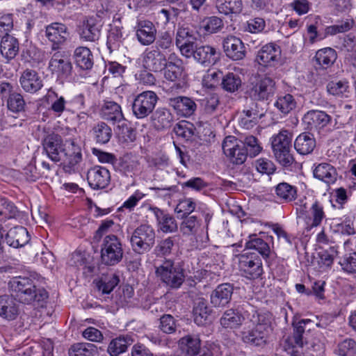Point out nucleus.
Instances as JSON below:
<instances>
[{
  "mask_svg": "<svg viewBox=\"0 0 356 356\" xmlns=\"http://www.w3.org/2000/svg\"><path fill=\"white\" fill-rule=\"evenodd\" d=\"M338 253L337 246H331L328 249L322 250L317 252L316 257L313 255L310 261L307 259L308 265L314 266L319 271H326L332 268Z\"/></svg>",
  "mask_w": 356,
  "mask_h": 356,
  "instance_id": "27",
  "label": "nucleus"
},
{
  "mask_svg": "<svg viewBox=\"0 0 356 356\" xmlns=\"http://www.w3.org/2000/svg\"><path fill=\"white\" fill-rule=\"evenodd\" d=\"M275 194L280 202H291L298 196L297 187L287 182L279 183L275 187Z\"/></svg>",
  "mask_w": 356,
  "mask_h": 356,
  "instance_id": "53",
  "label": "nucleus"
},
{
  "mask_svg": "<svg viewBox=\"0 0 356 356\" xmlns=\"http://www.w3.org/2000/svg\"><path fill=\"white\" fill-rule=\"evenodd\" d=\"M220 88L227 93L234 94L242 90L243 81L241 75L236 72H227L225 74L222 82L220 83Z\"/></svg>",
  "mask_w": 356,
  "mask_h": 356,
  "instance_id": "47",
  "label": "nucleus"
},
{
  "mask_svg": "<svg viewBox=\"0 0 356 356\" xmlns=\"http://www.w3.org/2000/svg\"><path fill=\"white\" fill-rule=\"evenodd\" d=\"M270 334L266 332L265 329H261L256 325L241 332V339L245 343L263 347L268 343Z\"/></svg>",
  "mask_w": 356,
  "mask_h": 356,
  "instance_id": "36",
  "label": "nucleus"
},
{
  "mask_svg": "<svg viewBox=\"0 0 356 356\" xmlns=\"http://www.w3.org/2000/svg\"><path fill=\"white\" fill-rule=\"evenodd\" d=\"M218 11L225 15H238L243 8L242 0H219L217 5Z\"/></svg>",
  "mask_w": 356,
  "mask_h": 356,
  "instance_id": "59",
  "label": "nucleus"
},
{
  "mask_svg": "<svg viewBox=\"0 0 356 356\" xmlns=\"http://www.w3.org/2000/svg\"><path fill=\"white\" fill-rule=\"evenodd\" d=\"M19 82L22 90L29 94H35L43 87V80L39 73L27 68L20 74Z\"/></svg>",
  "mask_w": 356,
  "mask_h": 356,
  "instance_id": "29",
  "label": "nucleus"
},
{
  "mask_svg": "<svg viewBox=\"0 0 356 356\" xmlns=\"http://www.w3.org/2000/svg\"><path fill=\"white\" fill-rule=\"evenodd\" d=\"M70 31L65 24L52 22L44 27V35L51 43L52 51L59 50L70 38Z\"/></svg>",
  "mask_w": 356,
  "mask_h": 356,
  "instance_id": "14",
  "label": "nucleus"
},
{
  "mask_svg": "<svg viewBox=\"0 0 356 356\" xmlns=\"http://www.w3.org/2000/svg\"><path fill=\"white\" fill-rule=\"evenodd\" d=\"M163 70L165 79L171 82L179 81L184 76L183 60L175 53L169 54Z\"/></svg>",
  "mask_w": 356,
  "mask_h": 356,
  "instance_id": "30",
  "label": "nucleus"
},
{
  "mask_svg": "<svg viewBox=\"0 0 356 356\" xmlns=\"http://www.w3.org/2000/svg\"><path fill=\"white\" fill-rule=\"evenodd\" d=\"M149 210L152 212L156 218L158 232L163 234H172L177 232L178 224L172 214L167 210L154 206H149Z\"/></svg>",
  "mask_w": 356,
  "mask_h": 356,
  "instance_id": "18",
  "label": "nucleus"
},
{
  "mask_svg": "<svg viewBox=\"0 0 356 356\" xmlns=\"http://www.w3.org/2000/svg\"><path fill=\"white\" fill-rule=\"evenodd\" d=\"M128 36L129 34L122 25L121 19L114 17L113 24L108 25L106 33V45L109 52L119 51L121 47L124 46Z\"/></svg>",
  "mask_w": 356,
  "mask_h": 356,
  "instance_id": "13",
  "label": "nucleus"
},
{
  "mask_svg": "<svg viewBox=\"0 0 356 356\" xmlns=\"http://www.w3.org/2000/svg\"><path fill=\"white\" fill-rule=\"evenodd\" d=\"M315 60L323 69L332 66L337 58V52L331 47H325L316 52Z\"/></svg>",
  "mask_w": 356,
  "mask_h": 356,
  "instance_id": "54",
  "label": "nucleus"
},
{
  "mask_svg": "<svg viewBox=\"0 0 356 356\" xmlns=\"http://www.w3.org/2000/svg\"><path fill=\"white\" fill-rule=\"evenodd\" d=\"M104 25L99 15L86 17L79 26L80 39L85 42H95L99 40Z\"/></svg>",
  "mask_w": 356,
  "mask_h": 356,
  "instance_id": "15",
  "label": "nucleus"
},
{
  "mask_svg": "<svg viewBox=\"0 0 356 356\" xmlns=\"http://www.w3.org/2000/svg\"><path fill=\"white\" fill-rule=\"evenodd\" d=\"M202 341L198 334H188L178 341L180 356H197L200 353Z\"/></svg>",
  "mask_w": 356,
  "mask_h": 356,
  "instance_id": "33",
  "label": "nucleus"
},
{
  "mask_svg": "<svg viewBox=\"0 0 356 356\" xmlns=\"http://www.w3.org/2000/svg\"><path fill=\"white\" fill-rule=\"evenodd\" d=\"M222 48L227 58L238 61L246 56V48L243 41L238 37L229 35L222 41Z\"/></svg>",
  "mask_w": 356,
  "mask_h": 356,
  "instance_id": "28",
  "label": "nucleus"
},
{
  "mask_svg": "<svg viewBox=\"0 0 356 356\" xmlns=\"http://www.w3.org/2000/svg\"><path fill=\"white\" fill-rule=\"evenodd\" d=\"M174 121L170 110L165 107H159L151 115V122L154 128L159 131L169 129Z\"/></svg>",
  "mask_w": 356,
  "mask_h": 356,
  "instance_id": "38",
  "label": "nucleus"
},
{
  "mask_svg": "<svg viewBox=\"0 0 356 356\" xmlns=\"http://www.w3.org/2000/svg\"><path fill=\"white\" fill-rule=\"evenodd\" d=\"M97 353V347L90 343H76L69 349V356H95Z\"/></svg>",
  "mask_w": 356,
  "mask_h": 356,
  "instance_id": "60",
  "label": "nucleus"
},
{
  "mask_svg": "<svg viewBox=\"0 0 356 356\" xmlns=\"http://www.w3.org/2000/svg\"><path fill=\"white\" fill-rule=\"evenodd\" d=\"M180 223V231L184 236H195L202 225V219L194 215L185 216Z\"/></svg>",
  "mask_w": 356,
  "mask_h": 356,
  "instance_id": "55",
  "label": "nucleus"
},
{
  "mask_svg": "<svg viewBox=\"0 0 356 356\" xmlns=\"http://www.w3.org/2000/svg\"><path fill=\"white\" fill-rule=\"evenodd\" d=\"M222 148L227 160L233 165H242L247 160V152L242 140H238L234 136L225 138Z\"/></svg>",
  "mask_w": 356,
  "mask_h": 356,
  "instance_id": "11",
  "label": "nucleus"
},
{
  "mask_svg": "<svg viewBox=\"0 0 356 356\" xmlns=\"http://www.w3.org/2000/svg\"><path fill=\"white\" fill-rule=\"evenodd\" d=\"M134 341L132 336L129 334H120L110 341L107 347V353L110 356H119L127 350Z\"/></svg>",
  "mask_w": 356,
  "mask_h": 356,
  "instance_id": "46",
  "label": "nucleus"
},
{
  "mask_svg": "<svg viewBox=\"0 0 356 356\" xmlns=\"http://www.w3.org/2000/svg\"><path fill=\"white\" fill-rule=\"evenodd\" d=\"M173 131L179 140L185 143L192 142L193 137L196 136V128L194 124L186 120H181L177 123L173 128Z\"/></svg>",
  "mask_w": 356,
  "mask_h": 356,
  "instance_id": "52",
  "label": "nucleus"
},
{
  "mask_svg": "<svg viewBox=\"0 0 356 356\" xmlns=\"http://www.w3.org/2000/svg\"><path fill=\"white\" fill-rule=\"evenodd\" d=\"M199 34L197 31L189 26H180L177 29L175 37V44L180 50L182 56L191 58L193 49L196 47V41Z\"/></svg>",
  "mask_w": 356,
  "mask_h": 356,
  "instance_id": "12",
  "label": "nucleus"
},
{
  "mask_svg": "<svg viewBox=\"0 0 356 356\" xmlns=\"http://www.w3.org/2000/svg\"><path fill=\"white\" fill-rule=\"evenodd\" d=\"M46 101H51L49 108L54 113L60 116L64 111H67V101L63 96L58 94L52 88L48 90L47 94L44 96Z\"/></svg>",
  "mask_w": 356,
  "mask_h": 356,
  "instance_id": "57",
  "label": "nucleus"
},
{
  "mask_svg": "<svg viewBox=\"0 0 356 356\" xmlns=\"http://www.w3.org/2000/svg\"><path fill=\"white\" fill-rule=\"evenodd\" d=\"M316 147V140L309 132L300 134L295 140L294 148L301 155L311 154Z\"/></svg>",
  "mask_w": 356,
  "mask_h": 356,
  "instance_id": "50",
  "label": "nucleus"
},
{
  "mask_svg": "<svg viewBox=\"0 0 356 356\" xmlns=\"http://www.w3.org/2000/svg\"><path fill=\"white\" fill-rule=\"evenodd\" d=\"M168 58L159 49L146 50L143 56V66L154 72H160L166 67Z\"/></svg>",
  "mask_w": 356,
  "mask_h": 356,
  "instance_id": "31",
  "label": "nucleus"
},
{
  "mask_svg": "<svg viewBox=\"0 0 356 356\" xmlns=\"http://www.w3.org/2000/svg\"><path fill=\"white\" fill-rule=\"evenodd\" d=\"M87 180L93 190L104 189L111 183L110 171L105 167L95 165L88 170Z\"/></svg>",
  "mask_w": 356,
  "mask_h": 356,
  "instance_id": "26",
  "label": "nucleus"
},
{
  "mask_svg": "<svg viewBox=\"0 0 356 356\" xmlns=\"http://www.w3.org/2000/svg\"><path fill=\"white\" fill-rule=\"evenodd\" d=\"M332 117L326 112L319 110L308 111L302 118L305 129L309 131H317L324 129L330 123Z\"/></svg>",
  "mask_w": 356,
  "mask_h": 356,
  "instance_id": "24",
  "label": "nucleus"
},
{
  "mask_svg": "<svg viewBox=\"0 0 356 356\" xmlns=\"http://www.w3.org/2000/svg\"><path fill=\"white\" fill-rule=\"evenodd\" d=\"M277 90L275 80L266 74L259 75L250 84L247 94L254 101L264 102L271 99Z\"/></svg>",
  "mask_w": 356,
  "mask_h": 356,
  "instance_id": "8",
  "label": "nucleus"
},
{
  "mask_svg": "<svg viewBox=\"0 0 356 356\" xmlns=\"http://www.w3.org/2000/svg\"><path fill=\"white\" fill-rule=\"evenodd\" d=\"M252 312L250 313L248 321L252 323L254 325L261 329H265L266 332L271 334L273 328L272 325L273 314L266 310H259L256 307L252 305Z\"/></svg>",
  "mask_w": 356,
  "mask_h": 356,
  "instance_id": "41",
  "label": "nucleus"
},
{
  "mask_svg": "<svg viewBox=\"0 0 356 356\" xmlns=\"http://www.w3.org/2000/svg\"><path fill=\"white\" fill-rule=\"evenodd\" d=\"M326 90L329 95L336 97H348L350 92L349 82L346 79L332 80L327 83Z\"/></svg>",
  "mask_w": 356,
  "mask_h": 356,
  "instance_id": "56",
  "label": "nucleus"
},
{
  "mask_svg": "<svg viewBox=\"0 0 356 356\" xmlns=\"http://www.w3.org/2000/svg\"><path fill=\"white\" fill-rule=\"evenodd\" d=\"M274 106L283 114L286 115L296 107V102L291 94L277 97Z\"/></svg>",
  "mask_w": 356,
  "mask_h": 356,
  "instance_id": "64",
  "label": "nucleus"
},
{
  "mask_svg": "<svg viewBox=\"0 0 356 356\" xmlns=\"http://www.w3.org/2000/svg\"><path fill=\"white\" fill-rule=\"evenodd\" d=\"M82 161L81 145L74 138L65 140L60 161L64 172L68 174L75 173Z\"/></svg>",
  "mask_w": 356,
  "mask_h": 356,
  "instance_id": "5",
  "label": "nucleus"
},
{
  "mask_svg": "<svg viewBox=\"0 0 356 356\" xmlns=\"http://www.w3.org/2000/svg\"><path fill=\"white\" fill-rule=\"evenodd\" d=\"M355 216L353 213H348L342 218H333L330 226L331 230L336 234L344 236H351L356 233L354 222Z\"/></svg>",
  "mask_w": 356,
  "mask_h": 356,
  "instance_id": "37",
  "label": "nucleus"
},
{
  "mask_svg": "<svg viewBox=\"0 0 356 356\" xmlns=\"http://www.w3.org/2000/svg\"><path fill=\"white\" fill-rule=\"evenodd\" d=\"M212 309L204 298H198L194 301L193 308V320L198 326H206L212 322Z\"/></svg>",
  "mask_w": 356,
  "mask_h": 356,
  "instance_id": "32",
  "label": "nucleus"
},
{
  "mask_svg": "<svg viewBox=\"0 0 356 356\" xmlns=\"http://www.w3.org/2000/svg\"><path fill=\"white\" fill-rule=\"evenodd\" d=\"M175 236H168L158 241L154 250L156 256L165 257L170 255L175 247Z\"/></svg>",
  "mask_w": 356,
  "mask_h": 356,
  "instance_id": "62",
  "label": "nucleus"
},
{
  "mask_svg": "<svg viewBox=\"0 0 356 356\" xmlns=\"http://www.w3.org/2000/svg\"><path fill=\"white\" fill-rule=\"evenodd\" d=\"M0 47L2 56L6 60V63H10L19 54V40L13 35H7L1 38Z\"/></svg>",
  "mask_w": 356,
  "mask_h": 356,
  "instance_id": "45",
  "label": "nucleus"
},
{
  "mask_svg": "<svg viewBox=\"0 0 356 356\" xmlns=\"http://www.w3.org/2000/svg\"><path fill=\"white\" fill-rule=\"evenodd\" d=\"M220 97L216 93H211L200 100V115L203 118L215 115L220 106Z\"/></svg>",
  "mask_w": 356,
  "mask_h": 356,
  "instance_id": "48",
  "label": "nucleus"
},
{
  "mask_svg": "<svg viewBox=\"0 0 356 356\" xmlns=\"http://www.w3.org/2000/svg\"><path fill=\"white\" fill-rule=\"evenodd\" d=\"M245 248L246 249L255 250L265 261L269 259L271 255L269 243L272 241L271 236L266 235L264 232H260L259 234H253L248 236Z\"/></svg>",
  "mask_w": 356,
  "mask_h": 356,
  "instance_id": "22",
  "label": "nucleus"
},
{
  "mask_svg": "<svg viewBox=\"0 0 356 356\" xmlns=\"http://www.w3.org/2000/svg\"><path fill=\"white\" fill-rule=\"evenodd\" d=\"M238 270L241 275L246 280L253 281L263 279L264 270L261 257L254 252L239 254Z\"/></svg>",
  "mask_w": 356,
  "mask_h": 356,
  "instance_id": "4",
  "label": "nucleus"
},
{
  "mask_svg": "<svg viewBox=\"0 0 356 356\" xmlns=\"http://www.w3.org/2000/svg\"><path fill=\"white\" fill-rule=\"evenodd\" d=\"M122 243L116 235H106L101 245V260L105 266H112L119 264L123 258Z\"/></svg>",
  "mask_w": 356,
  "mask_h": 356,
  "instance_id": "7",
  "label": "nucleus"
},
{
  "mask_svg": "<svg viewBox=\"0 0 356 356\" xmlns=\"http://www.w3.org/2000/svg\"><path fill=\"white\" fill-rule=\"evenodd\" d=\"M281 47L273 42L264 45L257 52L256 61L264 67H274L281 57Z\"/></svg>",
  "mask_w": 356,
  "mask_h": 356,
  "instance_id": "25",
  "label": "nucleus"
},
{
  "mask_svg": "<svg viewBox=\"0 0 356 356\" xmlns=\"http://www.w3.org/2000/svg\"><path fill=\"white\" fill-rule=\"evenodd\" d=\"M156 233L152 225L141 224L132 233L130 243L133 251L139 254L147 253L155 244Z\"/></svg>",
  "mask_w": 356,
  "mask_h": 356,
  "instance_id": "6",
  "label": "nucleus"
},
{
  "mask_svg": "<svg viewBox=\"0 0 356 356\" xmlns=\"http://www.w3.org/2000/svg\"><path fill=\"white\" fill-rule=\"evenodd\" d=\"M11 295L0 296V316L8 321L15 319L19 314L18 305Z\"/></svg>",
  "mask_w": 356,
  "mask_h": 356,
  "instance_id": "49",
  "label": "nucleus"
},
{
  "mask_svg": "<svg viewBox=\"0 0 356 356\" xmlns=\"http://www.w3.org/2000/svg\"><path fill=\"white\" fill-rule=\"evenodd\" d=\"M65 51H56L49 63V69L58 79L65 80L72 75V64L67 58H64Z\"/></svg>",
  "mask_w": 356,
  "mask_h": 356,
  "instance_id": "17",
  "label": "nucleus"
},
{
  "mask_svg": "<svg viewBox=\"0 0 356 356\" xmlns=\"http://www.w3.org/2000/svg\"><path fill=\"white\" fill-rule=\"evenodd\" d=\"M11 296L24 305L43 306L49 298V293L43 287H38L35 282L29 277L17 276L8 282Z\"/></svg>",
  "mask_w": 356,
  "mask_h": 356,
  "instance_id": "1",
  "label": "nucleus"
},
{
  "mask_svg": "<svg viewBox=\"0 0 356 356\" xmlns=\"http://www.w3.org/2000/svg\"><path fill=\"white\" fill-rule=\"evenodd\" d=\"M168 105L172 108L177 116L186 118L193 116L197 108L194 99L182 95L169 98Z\"/></svg>",
  "mask_w": 356,
  "mask_h": 356,
  "instance_id": "20",
  "label": "nucleus"
},
{
  "mask_svg": "<svg viewBox=\"0 0 356 356\" xmlns=\"http://www.w3.org/2000/svg\"><path fill=\"white\" fill-rule=\"evenodd\" d=\"M155 274L163 283L172 289L179 288L185 278L183 266L165 258L162 264L156 267Z\"/></svg>",
  "mask_w": 356,
  "mask_h": 356,
  "instance_id": "3",
  "label": "nucleus"
},
{
  "mask_svg": "<svg viewBox=\"0 0 356 356\" xmlns=\"http://www.w3.org/2000/svg\"><path fill=\"white\" fill-rule=\"evenodd\" d=\"M312 323H314V321L312 319L302 318L297 321L294 318L292 321V336L289 337L286 341L290 343L293 348H302L304 346L303 334L307 329V325Z\"/></svg>",
  "mask_w": 356,
  "mask_h": 356,
  "instance_id": "42",
  "label": "nucleus"
},
{
  "mask_svg": "<svg viewBox=\"0 0 356 356\" xmlns=\"http://www.w3.org/2000/svg\"><path fill=\"white\" fill-rule=\"evenodd\" d=\"M313 175L316 179L327 184H334L337 179V169L330 163L323 162L314 165Z\"/></svg>",
  "mask_w": 356,
  "mask_h": 356,
  "instance_id": "44",
  "label": "nucleus"
},
{
  "mask_svg": "<svg viewBox=\"0 0 356 356\" xmlns=\"http://www.w3.org/2000/svg\"><path fill=\"white\" fill-rule=\"evenodd\" d=\"M334 353L337 356H356V341L352 338H346L340 341Z\"/></svg>",
  "mask_w": 356,
  "mask_h": 356,
  "instance_id": "63",
  "label": "nucleus"
},
{
  "mask_svg": "<svg viewBox=\"0 0 356 356\" xmlns=\"http://www.w3.org/2000/svg\"><path fill=\"white\" fill-rule=\"evenodd\" d=\"M292 134L287 129H281L277 134L270 138L271 147L277 163L284 168L292 170L293 165L296 162L292 154L291 147Z\"/></svg>",
  "mask_w": 356,
  "mask_h": 356,
  "instance_id": "2",
  "label": "nucleus"
},
{
  "mask_svg": "<svg viewBox=\"0 0 356 356\" xmlns=\"http://www.w3.org/2000/svg\"><path fill=\"white\" fill-rule=\"evenodd\" d=\"M224 26L223 21L216 16L207 17L200 24V29L204 35H210L220 31Z\"/></svg>",
  "mask_w": 356,
  "mask_h": 356,
  "instance_id": "58",
  "label": "nucleus"
},
{
  "mask_svg": "<svg viewBox=\"0 0 356 356\" xmlns=\"http://www.w3.org/2000/svg\"><path fill=\"white\" fill-rule=\"evenodd\" d=\"M99 114L102 119L113 124L120 122L124 120L121 106L111 100L104 99L101 105Z\"/></svg>",
  "mask_w": 356,
  "mask_h": 356,
  "instance_id": "34",
  "label": "nucleus"
},
{
  "mask_svg": "<svg viewBox=\"0 0 356 356\" xmlns=\"http://www.w3.org/2000/svg\"><path fill=\"white\" fill-rule=\"evenodd\" d=\"M43 153L52 161L57 163L60 161V154L63 151L65 141L62 136L55 132L47 134L42 140Z\"/></svg>",
  "mask_w": 356,
  "mask_h": 356,
  "instance_id": "16",
  "label": "nucleus"
},
{
  "mask_svg": "<svg viewBox=\"0 0 356 356\" xmlns=\"http://www.w3.org/2000/svg\"><path fill=\"white\" fill-rule=\"evenodd\" d=\"M325 216V212L322 203L315 200L309 208L308 214L304 219L307 229H311L320 226Z\"/></svg>",
  "mask_w": 356,
  "mask_h": 356,
  "instance_id": "43",
  "label": "nucleus"
},
{
  "mask_svg": "<svg viewBox=\"0 0 356 356\" xmlns=\"http://www.w3.org/2000/svg\"><path fill=\"white\" fill-rule=\"evenodd\" d=\"M134 31L137 41L143 46H149L156 40V27L149 19L138 20L134 26Z\"/></svg>",
  "mask_w": 356,
  "mask_h": 356,
  "instance_id": "19",
  "label": "nucleus"
},
{
  "mask_svg": "<svg viewBox=\"0 0 356 356\" xmlns=\"http://www.w3.org/2000/svg\"><path fill=\"white\" fill-rule=\"evenodd\" d=\"M252 305L244 302L231 309H227L220 319V323L226 329L239 327L245 320H248L252 312Z\"/></svg>",
  "mask_w": 356,
  "mask_h": 356,
  "instance_id": "9",
  "label": "nucleus"
},
{
  "mask_svg": "<svg viewBox=\"0 0 356 356\" xmlns=\"http://www.w3.org/2000/svg\"><path fill=\"white\" fill-rule=\"evenodd\" d=\"M6 101L9 111L15 113H23L24 121L34 118L35 113L29 111L24 97L20 92L15 91Z\"/></svg>",
  "mask_w": 356,
  "mask_h": 356,
  "instance_id": "35",
  "label": "nucleus"
},
{
  "mask_svg": "<svg viewBox=\"0 0 356 356\" xmlns=\"http://www.w3.org/2000/svg\"><path fill=\"white\" fill-rule=\"evenodd\" d=\"M5 239L9 246L19 248L27 244L31 240V236L26 228L16 226L7 232Z\"/></svg>",
  "mask_w": 356,
  "mask_h": 356,
  "instance_id": "40",
  "label": "nucleus"
},
{
  "mask_svg": "<svg viewBox=\"0 0 356 356\" xmlns=\"http://www.w3.org/2000/svg\"><path fill=\"white\" fill-rule=\"evenodd\" d=\"M159 99L157 94L152 90H145L139 93L132 103L133 115L137 119L147 118L154 112Z\"/></svg>",
  "mask_w": 356,
  "mask_h": 356,
  "instance_id": "10",
  "label": "nucleus"
},
{
  "mask_svg": "<svg viewBox=\"0 0 356 356\" xmlns=\"http://www.w3.org/2000/svg\"><path fill=\"white\" fill-rule=\"evenodd\" d=\"M72 58L74 63L79 70L88 71L93 67L94 56L87 47H77L73 52Z\"/></svg>",
  "mask_w": 356,
  "mask_h": 356,
  "instance_id": "39",
  "label": "nucleus"
},
{
  "mask_svg": "<svg viewBox=\"0 0 356 356\" xmlns=\"http://www.w3.org/2000/svg\"><path fill=\"white\" fill-rule=\"evenodd\" d=\"M234 284L225 282L218 284L210 295V302L216 308H225L231 302L234 291Z\"/></svg>",
  "mask_w": 356,
  "mask_h": 356,
  "instance_id": "23",
  "label": "nucleus"
},
{
  "mask_svg": "<svg viewBox=\"0 0 356 356\" xmlns=\"http://www.w3.org/2000/svg\"><path fill=\"white\" fill-rule=\"evenodd\" d=\"M191 56L204 67H210L218 63L221 53L219 49L209 44L200 45L193 49Z\"/></svg>",
  "mask_w": 356,
  "mask_h": 356,
  "instance_id": "21",
  "label": "nucleus"
},
{
  "mask_svg": "<svg viewBox=\"0 0 356 356\" xmlns=\"http://www.w3.org/2000/svg\"><path fill=\"white\" fill-rule=\"evenodd\" d=\"M90 132L93 140L99 145L107 144L113 136L111 127L103 121L95 124Z\"/></svg>",
  "mask_w": 356,
  "mask_h": 356,
  "instance_id": "51",
  "label": "nucleus"
},
{
  "mask_svg": "<svg viewBox=\"0 0 356 356\" xmlns=\"http://www.w3.org/2000/svg\"><path fill=\"white\" fill-rule=\"evenodd\" d=\"M120 278L116 274L105 275L95 282L96 287L102 294H109L119 284Z\"/></svg>",
  "mask_w": 356,
  "mask_h": 356,
  "instance_id": "61",
  "label": "nucleus"
}]
</instances>
